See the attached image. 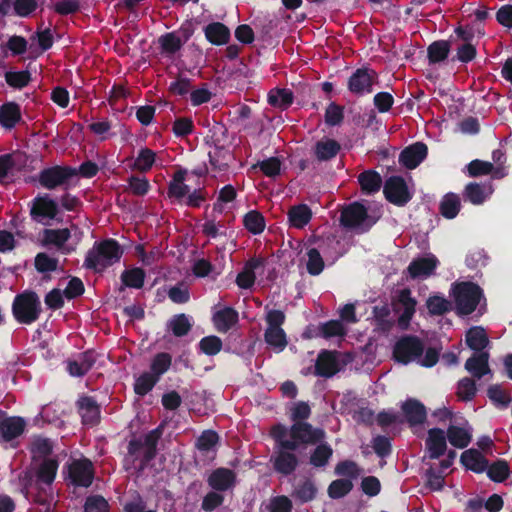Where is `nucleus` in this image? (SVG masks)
Returning <instances> with one entry per match:
<instances>
[{"instance_id": "obj_25", "label": "nucleus", "mask_w": 512, "mask_h": 512, "mask_svg": "<svg viewBox=\"0 0 512 512\" xmlns=\"http://www.w3.org/2000/svg\"><path fill=\"white\" fill-rule=\"evenodd\" d=\"M20 118L21 112L17 103L9 102L0 107V124L3 128H14Z\"/></svg>"}, {"instance_id": "obj_10", "label": "nucleus", "mask_w": 512, "mask_h": 512, "mask_svg": "<svg viewBox=\"0 0 512 512\" xmlns=\"http://www.w3.org/2000/svg\"><path fill=\"white\" fill-rule=\"evenodd\" d=\"M386 198L397 205H402L410 199L405 181L401 177H390L384 185Z\"/></svg>"}, {"instance_id": "obj_37", "label": "nucleus", "mask_w": 512, "mask_h": 512, "mask_svg": "<svg viewBox=\"0 0 512 512\" xmlns=\"http://www.w3.org/2000/svg\"><path fill=\"white\" fill-rule=\"evenodd\" d=\"M159 44L162 51L168 54H175L183 46L182 39L178 37L176 32H169L160 36Z\"/></svg>"}, {"instance_id": "obj_61", "label": "nucleus", "mask_w": 512, "mask_h": 512, "mask_svg": "<svg viewBox=\"0 0 512 512\" xmlns=\"http://www.w3.org/2000/svg\"><path fill=\"white\" fill-rule=\"evenodd\" d=\"M85 512H108V503L102 496L88 497L85 503Z\"/></svg>"}, {"instance_id": "obj_45", "label": "nucleus", "mask_w": 512, "mask_h": 512, "mask_svg": "<svg viewBox=\"0 0 512 512\" xmlns=\"http://www.w3.org/2000/svg\"><path fill=\"white\" fill-rule=\"evenodd\" d=\"M244 225L250 232L259 234L265 228V221L259 212L250 211L244 217Z\"/></svg>"}, {"instance_id": "obj_27", "label": "nucleus", "mask_w": 512, "mask_h": 512, "mask_svg": "<svg viewBox=\"0 0 512 512\" xmlns=\"http://www.w3.org/2000/svg\"><path fill=\"white\" fill-rule=\"evenodd\" d=\"M447 438L456 448H465L471 441V432L465 427L450 425L447 429Z\"/></svg>"}, {"instance_id": "obj_29", "label": "nucleus", "mask_w": 512, "mask_h": 512, "mask_svg": "<svg viewBox=\"0 0 512 512\" xmlns=\"http://www.w3.org/2000/svg\"><path fill=\"white\" fill-rule=\"evenodd\" d=\"M79 411L85 424L93 425L99 420V408L91 398H82L79 401Z\"/></svg>"}, {"instance_id": "obj_3", "label": "nucleus", "mask_w": 512, "mask_h": 512, "mask_svg": "<svg viewBox=\"0 0 512 512\" xmlns=\"http://www.w3.org/2000/svg\"><path fill=\"white\" fill-rule=\"evenodd\" d=\"M453 296L458 313L468 315L476 309L481 297V290L473 283L463 282L454 286Z\"/></svg>"}, {"instance_id": "obj_50", "label": "nucleus", "mask_w": 512, "mask_h": 512, "mask_svg": "<svg viewBox=\"0 0 512 512\" xmlns=\"http://www.w3.org/2000/svg\"><path fill=\"white\" fill-rule=\"evenodd\" d=\"M38 7L37 0H14V14L26 18L30 16Z\"/></svg>"}, {"instance_id": "obj_24", "label": "nucleus", "mask_w": 512, "mask_h": 512, "mask_svg": "<svg viewBox=\"0 0 512 512\" xmlns=\"http://www.w3.org/2000/svg\"><path fill=\"white\" fill-rule=\"evenodd\" d=\"M492 193L491 185L470 183L465 188V197L474 205L482 204Z\"/></svg>"}, {"instance_id": "obj_16", "label": "nucleus", "mask_w": 512, "mask_h": 512, "mask_svg": "<svg viewBox=\"0 0 512 512\" xmlns=\"http://www.w3.org/2000/svg\"><path fill=\"white\" fill-rule=\"evenodd\" d=\"M26 426L21 417H8L0 422V436L5 441H11L20 436Z\"/></svg>"}, {"instance_id": "obj_62", "label": "nucleus", "mask_w": 512, "mask_h": 512, "mask_svg": "<svg viewBox=\"0 0 512 512\" xmlns=\"http://www.w3.org/2000/svg\"><path fill=\"white\" fill-rule=\"evenodd\" d=\"M27 44L23 36L13 35L7 41V48L13 55H23L27 51Z\"/></svg>"}, {"instance_id": "obj_46", "label": "nucleus", "mask_w": 512, "mask_h": 512, "mask_svg": "<svg viewBox=\"0 0 512 512\" xmlns=\"http://www.w3.org/2000/svg\"><path fill=\"white\" fill-rule=\"evenodd\" d=\"M144 277L145 274L140 268L127 270L121 275L124 285L132 288H141L143 286Z\"/></svg>"}, {"instance_id": "obj_15", "label": "nucleus", "mask_w": 512, "mask_h": 512, "mask_svg": "<svg viewBox=\"0 0 512 512\" xmlns=\"http://www.w3.org/2000/svg\"><path fill=\"white\" fill-rule=\"evenodd\" d=\"M427 147L422 143H416L407 147L400 154V162L408 169L416 168L420 162L426 157Z\"/></svg>"}, {"instance_id": "obj_23", "label": "nucleus", "mask_w": 512, "mask_h": 512, "mask_svg": "<svg viewBox=\"0 0 512 512\" xmlns=\"http://www.w3.org/2000/svg\"><path fill=\"white\" fill-rule=\"evenodd\" d=\"M31 212L33 215L53 219L58 212V205L48 196L38 197L34 200Z\"/></svg>"}, {"instance_id": "obj_59", "label": "nucleus", "mask_w": 512, "mask_h": 512, "mask_svg": "<svg viewBox=\"0 0 512 512\" xmlns=\"http://www.w3.org/2000/svg\"><path fill=\"white\" fill-rule=\"evenodd\" d=\"M222 347L221 340L216 336H208L200 341L201 350L207 355L217 354Z\"/></svg>"}, {"instance_id": "obj_8", "label": "nucleus", "mask_w": 512, "mask_h": 512, "mask_svg": "<svg viewBox=\"0 0 512 512\" xmlns=\"http://www.w3.org/2000/svg\"><path fill=\"white\" fill-rule=\"evenodd\" d=\"M346 364L344 356L337 352L324 351L316 362V372L320 376L331 377Z\"/></svg>"}, {"instance_id": "obj_22", "label": "nucleus", "mask_w": 512, "mask_h": 512, "mask_svg": "<svg viewBox=\"0 0 512 512\" xmlns=\"http://www.w3.org/2000/svg\"><path fill=\"white\" fill-rule=\"evenodd\" d=\"M416 301L411 298L409 290H402L398 296V310L401 312L399 322L407 324L415 312Z\"/></svg>"}, {"instance_id": "obj_52", "label": "nucleus", "mask_w": 512, "mask_h": 512, "mask_svg": "<svg viewBox=\"0 0 512 512\" xmlns=\"http://www.w3.org/2000/svg\"><path fill=\"white\" fill-rule=\"evenodd\" d=\"M158 381V378L152 373H145L140 376L135 383V392L138 395H145L149 392L155 383Z\"/></svg>"}, {"instance_id": "obj_55", "label": "nucleus", "mask_w": 512, "mask_h": 512, "mask_svg": "<svg viewBox=\"0 0 512 512\" xmlns=\"http://www.w3.org/2000/svg\"><path fill=\"white\" fill-rule=\"evenodd\" d=\"M393 103L394 98L389 92H378L374 95L373 104L380 113L388 112Z\"/></svg>"}, {"instance_id": "obj_18", "label": "nucleus", "mask_w": 512, "mask_h": 512, "mask_svg": "<svg viewBox=\"0 0 512 512\" xmlns=\"http://www.w3.org/2000/svg\"><path fill=\"white\" fill-rule=\"evenodd\" d=\"M437 259L434 256L418 258L408 266V273L412 278L427 277L432 274L437 266Z\"/></svg>"}, {"instance_id": "obj_53", "label": "nucleus", "mask_w": 512, "mask_h": 512, "mask_svg": "<svg viewBox=\"0 0 512 512\" xmlns=\"http://www.w3.org/2000/svg\"><path fill=\"white\" fill-rule=\"evenodd\" d=\"M259 261H253L251 262L246 268L245 270L240 273L237 277V284L239 285V287L241 288H249L253 285L254 281H255V274H254V269L257 268V266L259 265Z\"/></svg>"}, {"instance_id": "obj_5", "label": "nucleus", "mask_w": 512, "mask_h": 512, "mask_svg": "<svg viewBox=\"0 0 512 512\" xmlns=\"http://www.w3.org/2000/svg\"><path fill=\"white\" fill-rule=\"evenodd\" d=\"M378 82V74L368 67L356 69L347 82L348 90L357 96L369 94L373 91V85Z\"/></svg>"}, {"instance_id": "obj_42", "label": "nucleus", "mask_w": 512, "mask_h": 512, "mask_svg": "<svg viewBox=\"0 0 512 512\" xmlns=\"http://www.w3.org/2000/svg\"><path fill=\"white\" fill-rule=\"evenodd\" d=\"M343 119L344 107L336 104L335 102L330 103L325 110L326 124L331 127L340 126Z\"/></svg>"}, {"instance_id": "obj_38", "label": "nucleus", "mask_w": 512, "mask_h": 512, "mask_svg": "<svg viewBox=\"0 0 512 512\" xmlns=\"http://www.w3.org/2000/svg\"><path fill=\"white\" fill-rule=\"evenodd\" d=\"M265 340L277 351H282L287 346L286 334L282 328H267Z\"/></svg>"}, {"instance_id": "obj_39", "label": "nucleus", "mask_w": 512, "mask_h": 512, "mask_svg": "<svg viewBox=\"0 0 512 512\" xmlns=\"http://www.w3.org/2000/svg\"><path fill=\"white\" fill-rule=\"evenodd\" d=\"M297 465V459L295 455L281 451L275 458L274 466L275 469L283 474H290Z\"/></svg>"}, {"instance_id": "obj_41", "label": "nucleus", "mask_w": 512, "mask_h": 512, "mask_svg": "<svg viewBox=\"0 0 512 512\" xmlns=\"http://www.w3.org/2000/svg\"><path fill=\"white\" fill-rule=\"evenodd\" d=\"M31 80V74L29 71H8L5 73L6 83L13 88L22 89L26 87Z\"/></svg>"}, {"instance_id": "obj_64", "label": "nucleus", "mask_w": 512, "mask_h": 512, "mask_svg": "<svg viewBox=\"0 0 512 512\" xmlns=\"http://www.w3.org/2000/svg\"><path fill=\"white\" fill-rule=\"evenodd\" d=\"M262 172L268 177H274L280 173L281 162L278 158L271 157L258 163Z\"/></svg>"}, {"instance_id": "obj_30", "label": "nucleus", "mask_w": 512, "mask_h": 512, "mask_svg": "<svg viewBox=\"0 0 512 512\" xmlns=\"http://www.w3.org/2000/svg\"><path fill=\"white\" fill-rule=\"evenodd\" d=\"M467 345L475 350H483L489 343L488 336L482 327H472L466 334Z\"/></svg>"}, {"instance_id": "obj_14", "label": "nucleus", "mask_w": 512, "mask_h": 512, "mask_svg": "<svg viewBox=\"0 0 512 512\" xmlns=\"http://www.w3.org/2000/svg\"><path fill=\"white\" fill-rule=\"evenodd\" d=\"M367 218V211L359 203H354L345 208L341 214V222L345 227L358 228Z\"/></svg>"}, {"instance_id": "obj_20", "label": "nucleus", "mask_w": 512, "mask_h": 512, "mask_svg": "<svg viewBox=\"0 0 512 512\" xmlns=\"http://www.w3.org/2000/svg\"><path fill=\"white\" fill-rule=\"evenodd\" d=\"M450 42L447 40H437L427 47V58L430 65H435L445 61L450 53Z\"/></svg>"}, {"instance_id": "obj_32", "label": "nucleus", "mask_w": 512, "mask_h": 512, "mask_svg": "<svg viewBox=\"0 0 512 512\" xmlns=\"http://www.w3.org/2000/svg\"><path fill=\"white\" fill-rule=\"evenodd\" d=\"M213 321L218 331L225 332L236 323L237 313L231 308H226L216 312Z\"/></svg>"}, {"instance_id": "obj_11", "label": "nucleus", "mask_w": 512, "mask_h": 512, "mask_svg": "<svg viewBox=\"0 0 512 512\" xmlns=\"http://www.w3.org/2000/svg\"><path fill=\"white\" fill-rule=\"evenodd\" d=\"M426 448L430 458L437 459L443 455L447 448L444 431L438 428L430 429L426 440Z\"/></svg>"}, {"instance_id": "obj_60", "label": "nucleus", "mask_w": 512, "mask_h": 512, "mask_svg": "<svg viewBox=\"0 0 512 512\" xmlns=\"http://www.w3.org/2000/svg\"><path fill=\"white\" fill-rule=\"evenodd\" d=\"M331 454L332 450L330 447L326 445H320L315 449L313 455L311 456L310 462L316 467L323 466L326 464Z\"/></svg>"}, {"instance_id": "obj_56", "label": "nucleus", "mask_w": 512, "mask_h": 512, "mask_svg": "<svg viewBox=\"0 0 512 512\" xmlns=\"http://www.w3.org/2000/svg\"><path fill=\"white\" fill-rule=\"evenodd\" d=\"M218 442V435L214 431H205L198 438L197 447L200 451L209 452L211 451Z\"/></svg>"}, {"instance_id": "obj_7", "label": "nucleus", "mask_w": 512, "mask_h": 512, "mask_svg": "<svg viewBox=\"0 0 512 512\" xmlns=\"http://www.w3.org/2000/svg\"><path fill=\"white\" fill-rule=\"evenodd\" d=\"M77 175V170L70 167L55 166L45 169L40 173L39 181L47 189H54L57 186L66 184L73 176Z\"/></svg>"}, {"instance_id": "obj_40", "label": "nucleus", "mask_w": 512, "mask_h": 512, "mask_svg": "<svg viewBox=\"0 0 512 512\" xmlns=\"http://www.w3.org/2000/svg\"><path fill=\"white\" fill-rule=\"evenodd\" d=\"M460 205V198L456 194L449 193L441 202V213L446 218L452 219L458 214Z\"/></svg>"}, {"instance_id": "obj_2", "label": "nucleus", "mask_w": 512, "mask_h": 512, "mask_svg": "<svg viewBox=\"0 0 512 512\" xmlns=\"http://www.w3.org/2000/svg\"><path fill=\"white\" fill-rule=\"evenodd\" d=\"M122 253L123 251L116 241L105 240L88 252L85 266L95 271H102L106 267L118 262Z\"/></svg>"}, {"instance_id": "obj_54", "label": "nucleus", "mask_w": 512, "mask_h": 512, "mask_svg": "<svg viewBox=\"0 0 512 512\" xmlns=\"http://www.w3.org/2000/svg\"><path fill=\"white\" fill-rule=\"evenodd\" d=\"M426 305L429 312L433 315H441L447 312L451 306L449 301L439 296L430 297Z\"/></svg>"}, {"instance_id": "obj_35", "label": "nucleus", "mask_w": 512, "mask_h": 512, "mask_svg": "<svg viewBox=\"0 0 512 512\" xmlns=\"http://www.w3.org/2000/svg\"><path fill=\"white\" fill-rule=\"evenodd\" d=\"M185 175V170H179L178 172L175 173L174 179L169 187L170 196L175 197L177 199H182L184 196L189 194V186L183 183Z\"/></svg>"}, {"instance_id": "obj_51", "label": "nucleus", "mask_w": 512, "mask_h": 512, "mask_svg": "<svg viewBox=\"0 0 512 512\" xmlns=\"http://www.w3.org/2000/svg\"><path fill=\"white\" fill-rule=\"evenodd\" d=\"M352 489V483L347 479H338L333 481L329 488L328 494L331 498H341Z\"/></svg>"}, {"instance_id": "obj_57", "label": "nucleus", "mask_w": 512, "mask_h": 512, "mask_svg": "<svg viewBox=\"0 0 512 512\" xmlns=\"http://www.w3.org/2000/svg\"><path fill=\"white\" fill-rule=\"evenodd\" d=\"M476 393L475 382L470 378L459 381L457 394L463 400H471Z\"/></svg>"}, {"instance_id": "obj_36", "label": "nucleus", "mask_w": 512, "mask_h": 512, "mask_svg": "<svg viewBox=\"0 0 512 512\" xmlns=\"http://www.w3.org/2000/svg\"><path fill=\"white\" fill-rule=\"evenodd\" d=\"M340 149V145L331 139L319 141L315 147V153L319 160H328L334 157Z\"/></svg>"}, {"instance_id": "obj_4", "label": "nucleus", "mask_w": 512, "mask_h": 512, "mask_svg": "<svg viewBox=\"0 0 512 512\" xmlns=\"http://www.w3.org/2000/svg\"><path fill=\"white\" fill-rule=\"evenodd\" d=\"M40 301L35 293H23L18 295L13 303L15 318L24 324L34 322L40 312Z\"/></svg>"}, {"instance_id": "obj_1", "label": "nucleus", "mask_w": 512, "mask_h": 512, "mask_svg": "<svg viewBox=\"0 0 512 512\" xmlns=\"http://www.w3.org/2000/svg\"><path fill=\"white\" fill-rule=\"evenodd\" d=\"M272 436L277 440L282 448L295 450L299 443L313 444L324 437V431L313 429L308 423L297 422L290 429L292 440L287 439L285 427L277 425L272 429Z\"/></svg>"}, {"instance_id": "obj_26", "label": "nucleus", "mask_w": 512, "mask_h": 512, "mask_svg": "<svg viewBox=\"0 0 512 512\" xmlns=\"http://www.w3.org/2000/svg\"><path fill=\"white\" fill-rule=\"evenodd\" d=\"M461 462L466 468L477 473L483 472L488 465L482 454L475 449H469L463 452Z\"/></svg>"}, {"instance_id": "obj_31", "label": "nucleus", "mask_w": 512, "mask_h": 512, "mask_svg": "<svg viewBox=\"0 0 512 512\" xmlns=\"http://www.w3.org/2000/svg\"><path fill=\"white\" fill-rule=\"evenodd\" d=\"M358 180L362 190L367 194L379 191L382 185V178L375 171H365L361 173Z\"/></svg>"}, {"instance_id": "obj_13", "label": "nucleus", "mask_w": 512, "mask_h": 512, "mask_svg": "<svg viewBox=\"0 0 512 512\" xmlns=\"http://www.w3.org/2000/svg\"><path fill=\"white\" fill-rule=\"evenodd\" d=\"M205 38L213 45H225L230 40L229 28L221 22H212L204 27Z\"/></svg>"}, {"instance_id": "obj_48", "label": "nucleus", "mask_w": 512, "mask_h": 512, "mask_svg": "<svg viewBox=\"0 0 512 512\" xmlns=\"http://www.w3.org/2000/svg\"><path fill=\"white\" fill-rule=\"evenodd\" d=\"M58 468V463L53 459L45 460L38 472V477L41 481L51 484L55 478Z\"/></svg>"}, {"instance_id": "obj_19", "label": "nucleus", "mask_w": 512, "mask_h": 512, "mask_svg": "<svg viewBox=\"0 0 512 512\" xmlns=\"http://www.w3.org/2000/svg\"><path fill=\"white\" fill-rule=\"evenodd\" d=\"M489 354L487 352H481L479 354H474L470 357L466 363V370L471 373L476 378H481L483 375L488 374L490 372L488 366Z\"/></svg>"}, {"instance_id": "obj_6", "label": "nucleus", "mask_w": 512, "mask_h": 512, "mask_svg": "<svg viewBox=\"0 0 512 512\" xmlns=\"http://www.w3.org/2000/svg\"><path fill=\"white\" fill-rule=\"evenodd\" d=\"M423 351V345L416 337L407 336L400 339L394 347V358L403 364L418 359Z\"/></svg>"}, {"instance_id": "obj_63", "label": "nucleus", "mask_w": 512, "mask_h": 512, "mask_svg": "<svg viewBox=\"0 0 512 512\" xmlns=\"http://www.w3.org/2000/svg\"><path fill=\"white\" fill-rule=\"evenodd\" d=\"M191 87L192 84L189 78L179 77L170 83L169 91L174 95L185 96L190 92Z\"/></svg>"}, {"instance_id": "obj_58", "label": "nucleus", "mask_w": 512, "mask_h": 512, "mask_svg": "<svg viewBox=\"0 0 512 512\" xmlns=\"http://www.w3.org/2000/svg\"><path fill=\"white\" fill-rule=\"evenodd\" d=\"M316 491L317 490L311 481H304L296 488L295 495L300 501L308 502L314 499Z\"/></svg>"}, {"instance_id": "obj_28", "label": "nucleus", "mask_w": 512, "mask_h": 512, "mask_svg": "<svg viewBox=\"0 0 512 512\" xmlns=\"http://www.w3.org/2000/svg\"><path fill=\"white\" fill-rule=\"evenodd\" d=\"M402 409L405 413V416L407 417V420L412 425L422 423L426 418V411L424 406L416 400L406 401L403 404Z\"/></svg>"}, {"instance_id": "obj_47", "label": "nucleus", "mask_w": 512, "mask_h": 512, "mask_svg": "<svg viewBox=\"0 0 512 512\" xmlns=\"http://www.w3.org/2000/svg\"><path fill=\"white\" fill-rule=\"evenodd\" d=\"M79 369L74 370V367L77 366V363H68V371L72 376H82L86 372H88L95 362L94 355L92 353H85L79 359Z\"/></svg>"}, {"instance_id": "obj_17", "label": "nucleus", "mask_w": 512, "mask_h": 512, "mask_svg": "<svg viewBox=\"0 0 512 512\" xmlns=\"http://www.w3.org/2000/svg\"><path fill=\"white\" fill-rule=\"evenodd\" d=\"M269 105L281 110L288 109L294 101V94L288 88H272L267 95Z\"/></svg>"}, {"instance_id": "obj_34", "label": "nucleus", "mask_w": 512, "mask_h": 512, "mask_svg": "<svg viewBox=\"0 0 512 512\" xmlns=\"http://www.w3.org/2000/svg\"><path fill=\"white\" fill-rule=\"evenodd\" d=\"M311 219V211L306 205L292 207L289 211L290 223L296 228L304 227Z\"/></svg>"}, {"instance_id": "obj_33", "label": "nucleus", "mask_w": 512, "mask_h": 512, "mask_svg": "<svg viewBox=\"0 0 512 512\" xmlns=\"http://www.w3.org/2000/svg\"><path fill=\"white\" fill-rule=\"evenodd\" d=\"M211 170H195L194 174L201 176L205 173H211L213 178H217V172H221L227 169L228 163L225 161V155L222 151H216L214 154L209 152Z\"/></svg>"}, {"instance_id": "obj_9", "label": "nucleus", "mask_w": 512, "mask_h": 512, "mask_svg": "<svg viewBox=\"0 0 512 512\" xmlns=\"http://www.w3.org/2000/svg\"><path fill=\"white\" fill-rule=\"evenodd\" d=\"M71 482L78 486L88 487L93 480V467L88 459L73 460L68 466Z\"/></svg>"}, {"instance_id": "obj_21", "label": "nucleus", "mask_w": 512, "mask_h": 512, "mask_svg": "<svg viewBox=\"0 0 512 512\" xmlns=\"http://www.w3.org/2000/svg\"><path fill=\"white\" fill-rule=\"evenodd\" d=\"M234 481V473L225 468L215 470L208 479L209 485L216 490H227L233 486Z\"/></svg>"}, {"instance_id": "obj_12", "label": "nucleus", "mask_w": 512, "mask_h": 512, "mask_svg": "<svg viewBox=\"0 0 512 512\" xmlns=\"http://www.w3.org/2000/svg\"><path fill=\"white\" fill-rule=\"evenodd\" d=\"M71 237V231L68 228L63 229H45L43 232V243L45 245H53L62 250L64 253H69L74 250L73 247L65 246V243Z\"/></svg>"}, {"instance_id": "obj_43", "label": "nucleus", "mask_w": 512, "mask_h": 512, "mask_svg": "<svg viewBox=\"0 0 512 512\" xmlns=\"http://www.w3.org/2000/svg\"><path fill=\"white\" fill-rule=\"evenodd\" d=\"M306 268L310 275H319L324 269V261L319 251L311 248L307 251Z\"/></svg>"}, {"instance_id": "obj_44", "label": "nucleus", "mask_w": 512, "mask_h": 512, "mask_svg": "<svg viewBox=\"0 0 512 512\" xmlns=\"http://www.w3.org/2000/svg\"><path fill=\"white\" fill-rule=\"evenodd\" d=\"M155 162V153L150 149H142L134 160L132 168L140 172H146L151 169Z\"/></svg>"}, {"instance_id": "obj_49", "label": "nucleus", "mask_w": 512, "mask_h": 512, "mask_svg": "<svg viewBox=\"0 0 512 512\" xmlns=\"http://www.w3.org/2000/svg\"><path fill=\"white\" fill-rule=\"evenodd\" d=\"M169 327L175 336L181 337L188 333L191 328V324L186 315L180 314L171 319Z\"/></svg>"}]
</instances>
